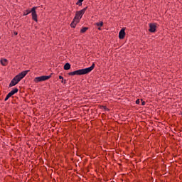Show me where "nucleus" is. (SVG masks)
<instances>
[{
  "label": "nucleus",
  "mask_w": 182,
  "mask_h": 182,
  "mask_svg": "<svg viewBox=\"0 0 182 182\" xmlns=\"http://www.w3.org/2000/svg\"><path fill=\"white\" fill-rule=\"evenodd\" d=\"M92 69H95V63H92V66L89 68L80 69L73 72H70L68 73V75L69 76H75V75H87V73H90V71Z\"/></svg>",
  "instance_id": "nucleus-1"
},
{
  "label": "nucleus",
  "mask_w": 182,
  "mask_h": 182,
  "mask_svg": "<svg viewBox=\"0 0 182 182\" xmlns=\"http://www.w3.org/2000/svg\"><path fill=\"white\" fill-rule=\"evenodd\" d=\"M87 9V7H85V8L82 9V10L78 11L75 13V16L74 18V21H76V23H79L80 19H82V17L86 12Z\"/></svg>",
  "instance_id": "nucleus-2"
},
{
  "label": "nucleus",
  "mask_w": 182,
  "mask_h": 182,
  "mask_svg": "<svg viewBox=\"0 0 182 182\" xmlns=\"http://www.w3.org/2000/svg\"><path fill=\"white\" fill-rule=\"evenodd\" d=\"M51 75H43L40 77H36L34 78V82L36 83H38V82H45V80H48L50 79Z\"/></svg>",
  "instance_id": "nucleus-3"
},
{
  "label": "nucleus",
  "mask_w": 182,
  "mask_h": 182,
  "mask_svg": "<svg viewBox=\"0 0 182 182\" xmlns=\"http://www.w3.org/2000/svg\"><path fill=\"white\" fill-rule=\"evenodd\" d=\"M28 72H29L28 70H26V71H23L21 73H19L18 75H17L15 78L18 81L21 82V80H22V79H23L26 75H28Z\"/></svg>",
  "instance_id": "nucleus-4"
},
{
  "label": "nucleus",
  "mask_w": 182,
  "mask_h": 182,
  "mask_svg": "<svg viewBox=\"0 0 182 182\" xmlns=\"http://www.w3.org/2000/svg\"><path fill=\"white\" fill-rule=\"evenodd\" d=\"M36 7H33L31 9V14H32V18L33 19V21H35L36 22H38V15L36 14Z\"/></svg>",
  "instance_id": "nucleus-5"
},
{
  "label": "nucleus",
  "mask_w": 182,
  "mask_h": 182,
  "mask_svg": "<svg viewBox=\"0 0 182 182\" xmlns=\"http://www.w3.org/2000/svg\"><path fill=\"white\" fill-rule=\"evenodd\" d=\"M18 83H19V81L14 77L9 84V87L16 86V85H18Z\"/></svg>",
  "instance_id": "nucleus-6"
},
{
  "label": "nucleus",
  "mask_w": 182,
  "mask_h": 182,
  "mask_svg": "<svg viewBox=\"0 0 182 182\" xmlns=\"http://www.w3.org/2000/svg\"><path fill=\"white\" fill-rule=\"evenodd\" d=\"M124 36H126L124 28H122L119 33V39H124Z\"/></svg>",
  "instance_id": "nucleus-7"
},
{
  "label": "nucleus",
  "mask_w": 182,
  "mask_h": 182,
  "mask_svg": "<svg viewBox=\"0 0 182 182\" xmlns=\"http://www.w3.org/2000/svg\"><path fill=\"white\" fill-rule=\"evenodd\" d=\"M157 26L154 23H149V32H156Z\"/></svg>",
  "instance_id": "nucleus-8"
},
{
  "label": "nucleus",
  "mask_w": 182,
  "mask_h": 182,
  "mask_svg": "<svg viewBox=\"0 0 182 182\" xmlns=\"http://www.w3.org/2000/svg\"><path fill=\"white\" fill-rule=\"evenodd\" d=\"M18 88H14L9 94L11 95V96H14L15 93H18Z\"/></svg>",
  "instance_id": "nucleus-9"
},
{
  "label": "nucleus",
  "mask_w": 182,
  "mask_h": 182,
  "mask_svg": "<svg viewBox=\"0 0 182 182\" xmlns=\"http://www.w3.org/2000/svg\"><path fill=\"white\" fill-rule=\"evenodd\" d=\"M64 69L65 70H69V69H70V64L69 63H65Z\"/></svg>",
  "instance_id": "nucleus-10"
},
{
  "label": "nucleus",
  "mask_w": 182,
  "mask_h": 182,
  "mask_svg": "<svg viewBox=\"0 0 182 182\" xmlns=\"http://www.w3.org/2000/svg\"><path fill=\"white\" fill-rule=\"evenodd\" d=\"M7 63H8V60L6 59H3L1 60V63L3 66H6Z\"/></svg>",
  "instance_id": "nucleus-11"
},
{
  "label": "nucleus",
  "mask_w": 182,
  "mask_h": 182,
  "mask_svg": "<svg viewBox=\"0 0 182 182\" xmlns=\"http://www.w3.org/2000/svg\"><path fill=\"white\" fill-rule=\"evenodd\" d=\"M76 21H75V18L73 19V22L70 24L71 28H75L76 27Z\"/></svg>",
  "instance_id": "nucleus-12"
},
{
  "label": "nucleus",
  "mask_w": 182,
  "mask_h": 182,
  "mask_svg": "<svg viewBox=\"0 0 182 182\" xmlns=\"http://www.w3.org/2000/svg\"><path fill=\"white\" fill-rule=\"evenodd\" d=\"M95 25L97 27H102V26H103V21H100L98 23H95Z\"/></svg>",
  "instance_id": "nucleus-13"
},
{
  "label": "nucleus",
  "mask_w": 182,
  "mask_h": 182,
  "mask_svg": "<svg viewBox=\"0 0 182 182\" xmlns=\"http://www.w3.org/2000/svg\"><path fill=\"white\" fill-rule=\"evenodd\" d=\"M84 0H78L76 3V5H79V6H82V3Z\"/></svg>",
  "instance_id": "nucleus-14"
},
{
  "label": "nucleus",
  "mask_w": 182,
  "mask_h": 182,
  "mask_svg": "<svg viewBox=\"0 0 182 182\" xmlns=\"http://www.w3.org/2000/svg\"><path fill=\"white\" fill-rule=\"evenodd\" d=\"M87 30V27H83V28L81 29L80 32H81V33H85V32H86Z\"/></svg>",
  "instance_id": "nucleus-15"
},
{
  "label": "nucleus",
  "mask_w": 182,
  "mask_h": 182,
  "mask_svg": "<svg viewBox=\"0 0 182 182\" xmlns=\"http://www.w3.org/2000/svg\"><path fill=\"white\" fill-rule=\"evenodd\" d=\"M12 96L9 94H8L6 97V98L4 99V101L6 102V100H8V99H9V97H11Z\"/></svg>",
  "instance_id": "nucleus-16"
},
{
  "label": "nucleus",
  "mask_w": 182,
  "mask_h": 182,
  "mask_svg": "<svg viewBox=\"0 0 182 182\" xmlns=\"http://www.w3.org/2000/svg\"><path fill=\"white\" fill-rule=\"evenodd\" d=\"M136 105H140V100H136Z\"/></svg>",
  "instance_id": "nucleus-17"
},
{
  "label": "nucleus",
  "mask_w": 182,
  "mask_h": 182,
  "mask_svg": "<svg viewBox=\"0 0 182 182\" xmlns=\"http://www.w3.org/2000/svg\"><path fill=\"white\" fill-rule=\"evenodd\" d=\"M141 105H142V106H144L146 105V102L142 101Z\"/></svg>",
  "instance_id": "nucleus-18"
},
{
  "label": "nucleus",
  "mask_w": 182,
  "mask_h": 182,
  "mask_svg": "<svg viewBox=\"0 0 182 182\" xmlns=\"http://www.w3.org/2000/svg\"><path fill=\"white\" fill-rule=\"evenodd\" d=\"M59 79H61L62 80H63V77L61 75L59 76Z\"/></svg>",
  "instance_id": "nucleus-19"
},
{
  "label": "nucleus",
  "mask_w": 182,
  "mask_h": 182,
  "mask_svg": "<svg viewBox=\"0 0 182 182\" xmlns=\"http://www.w3.org/2000/svg\"><path fill=\"white\" fill-rule=\"evenodd\" d=\"M62 83H66V80H62Z\"/></svg>",
  "instance_id": "nucleus-20"
},
{
  "label": "nucleus",
  "mask_w": 182,
  "mask_h": 182,
  "mask_svg": "<svg viewBox=\"0 0 182 182\" xmlns=\"http://www.w3.org/2000/svg\"><path fill=\"white\" fill-rule=\"evenodd\" d=\"M99 31L102 30V27H98Z\"/></svg>",
  "instance_id": "nucleus-21"
},
{
  "label": "nucleus",
  "mask_w": 182,
  "mask_h": 182,
  "mask_svg": "<svg viewBox=\"0 0 182 182\" xmlns=\"http://www.w3.org/2000/svg\"><path fill=\"white\" fill-rule=\"evenodd\" d=\"M15 35H18V33H15Z\"/></svg>",
  "instance_id": "nucleus-22"
},
{
  "label": "nucleus",
  "mask_w": 182,
  "mask_h": 182,
  "mask_svg": "<svg viewBox=\"0 0 182 182\" xmlns=\"http://www.w3.org/2000/svg\"><path fill=\"white\" fill-rule=\"evenodd\" d=\"M26 15H29V13H27Z\"/></svg>",
  "instance_id": "nucleus-23"
}]
</instances>
